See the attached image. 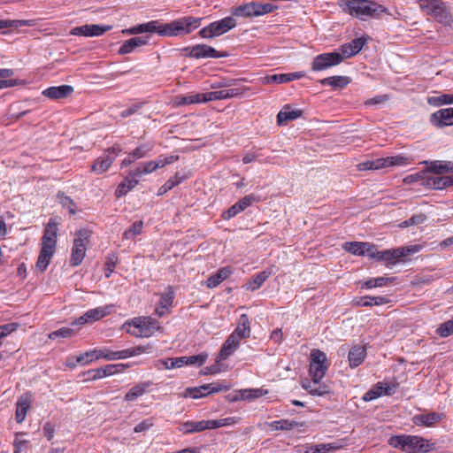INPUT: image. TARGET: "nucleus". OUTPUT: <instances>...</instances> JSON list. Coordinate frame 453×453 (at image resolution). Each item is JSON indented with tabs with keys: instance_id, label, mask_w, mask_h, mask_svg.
<instances>
[{
	"instance_id": "nucleus-1",
	"label": "nucleus",
	"mask_w": 453,
	"mask_h": 453,
	"mask_svg": "<svg viewBox=\"0 0 453 453\" xmlns=\"http://www.w3.org/2000/svg\"><path fill=\"white\" fill-rule=\"evenodd\" d=\"M202 19V18L188 16L163 24L159 30V35L178 36L188 35L200 27Z\"/></svg>"
},
{
	"instance_id": "nucleus-2",
	"label": "nucleus",
	"mask_w": 453,
	"mask_h": 453,
	"mask_svg": "<svg viewBox=\"0 0 453 453\" xmlns=\"http://www.w3.org/2000/svg\"><path fill=\"white\" fill-rule=\"evenodd\" d=\"M344 11L361 19H366L385 12V9L372 0H348Z\"/></svg>"
},
{
	"instance_id": "nucleus-3",
	"label": "nucleus",
	"mask_w": 453,
	"mask_h": 453,
	"mask_svg": "<svg viewBox=\"0 0 453 453\" xmlns=\"http://www.w3.org/2000/svg\"><path fill=\"white\" fill-rule=\"evenodd\" d=\"M388 443L408 453L426 452L429 449V445L423 438L414 435H395L389 439Z\"/></svg>"
},
{
	"instance_id": "nucleus-4",
	"label": "nucleus",
	"mask_w": 453,
	"mask_h": 453,
	"mask_svg": "<svg viewBox=\"0 0 453 453\" xmlns=\"http://www.w3.org/2000/svg\"><path fill=\"white\" fill-rule=\"evenodd\" d=\"M91 235L92 232L88 228H81L75 232L70 259L72 266H78L82 263Z\"/></svg>"
},
{
	"instance_id": "nucleus-5",
	"label": "nucleus",
	"mask_w": 453,
	"mask_h": 453,
	"mask_svg": "<svg viewBox=\"0 0 453 453\" xmlns=\"http://www.w3.org/2000/svg\"><path fill=\"white\" fill-rule=\"evenodd\" d=\"M150 349V347L148 346H135L130 349H123V350H111L108 348H101L96 349L97 353V359L103 358L105 360H119V359H126L127 357L139 356L142 353L149 352Z\"/></svg>"
},
{
	"instance_id": "nucleus-6",
	"label": "nucleus",
	"mask_w": 453,
	"mask_h": 453,
	"mask_svg": "<svg viewBox=\"0 0 453 453\" xmlns=\"http://www.w3.org/2000/svg\"><path fill=\"white\" fill-rule=\"evenodd\" d=\"M236 25L237 22L232 16L225 17L224 19L210 23L208 26L202 28L198 32V35L202 38L211 39L228 32L234 28Z\"/></svg>"
},
{
	"instance_id": "nucleus-7",
	"label": "nucleus",
	"mask_w": 453,
	"mask_h": 453,
	"mask_svg": "<svg viewBox=\"0 0 453 453\" xmlns=\"http://www.w3.org/2000/svg\"><path fill=\"white\" fill-rule=\"evenodd\" d=\"M328 369V361L326 355L320 349H312L311 352L310 375L318 384L325 377Z\"/></svg>"
},
{
	"instance_id": "nucleus-8",
	"label": "nucleus",
	"mask_w": 453,
	"mask_h": 453,
	"mask_svg": "<svg viewBox=\"0 0 453 453\" xmlns=\"http://www.w3.org/2000/svg\"><path fill=\"white\" fill-rule=\"evenodd\" d=\"M128 324L138 330L137 332L129 331L136 337H150L161 329L159 321L151 317H137Z\"/></svg>"
},
{
	"instance_id": "nucleus-9",
	"label": "nucleus",
	"mask_w": 453,
	"mask_h": 453,
	"mask_svg": "<svg viewBox=\"0 0 453 453\" xmlns=\"http://www.w3.org/2000/svg\"><path fill=\"white\" fill-rule=\"evenodd\" d=\"M407 163L408 158L405 157L392 156L362 162L358 165V169L360 171L379 170L395 165H405Z\"/></svg>"
},
{
	"instance_id": "nucleus-10",
	"label": "nucleus",
	"mask_w": 453,
	"mask_h": 453,
	"mask_svg": "<svg viewBox=\"0 0 453 453\" xmlns=\"http://www.w3.org/2000/svg\"><path fill=\"white\" fill-rule=\"evenodd\" d=\"M414 249L400 247L397 249L378 250L377 247L373 244V250L371 258L379 261H385L388 265H395L399 259L409 255Z\"/></svg>"
},
{
	"instance_id": "nucleus-11",
	"label": "nucleus",
	"mask_w": 453,
	"mask_h": 453,
	"mask_svg": "<svg viewBox=\"0 0 453 453\" xmlns=\"http://www.w3.org/2000/svg\"><path fill=\"white\" fill-rule=\"evenodd\" d=\"M343 56L339 52L322 53L316 56L311 63V69L316 72L326 70L342 63Z\"/></svg>"
},
{
	"instance_id": "nucleus-12",
	"label": "nucleus",
	"mask_w": 453,
	"mask_h": 453,
	"mask_svg": "<svg viewBox=\"0 0 453 453\" xmlns=\"http://www.w3.org/2000/svg\"><path fill=\"white\" fill-rule=\"evenodd\" d=\"M399 383L396 381H380L364 395L363 399L369 402L381 395H393L396 392Z\"/></svg>"
},
{
	"instance_id": "nucleus-13",
	"label": "nucleus",
	"mask_w": 453,
	"mask_h": 453,
	"mask_svg": "<svg viewBox=\"0 0 453 453\" xmlns=\"http://www.w3.org/2000/svg\"><path fill=\"white\" fill-rule=\"evenodd\" d=\"M260 201L259 196L255 194H250L240 199L237 203L228 208L226 211H223L222 218L226 220H229L232 218L235 217L240 212L246 210L248 207L251 206L254 203H257Z\"/></svg>"
},
{
	"instance_id": "nucleus-14",
	"label": "nucleus",
	"mask_w": 453,
	"mask_h": 453,
	"mask_svg": "<svg viewBox=\"0 0 453 453\" xmlns=\"http://www.w3.org/2000/svg\"><path fill=\"white\" fill-rule=\"evenodd\" d=\"M340 350L342 354L348 352V360L350 368L359 366L366 357V349L360 344L353 345L351 348H349V345L344 344L341 346Z\"/></svg>"
},
{
	"instance_id": "nucleus-15",
	"label": "nucleus",
	"mask_w": 453,
	"mask_h": 453,
	"mask_svg": "<svg viewBox=\"0 0 453 453\" xmlns=\"http://www.w3.org/2000/svg\"><path fill=\"white\" fill-rule=\"evenodd\" d=\"M189 50L188 55L194 58H219L226 57V53H221L216 50L213 47L207 44H196L191 48H187Z\"/></svg>"
},
{
	"instance_id": "nucleus-16",
	"label": "nucleus",
	"mask_w": 453,
	"mask_h": 453,
	"mask_svg": "<svg viewBox=\"0 0 453 453\" xmlns=\"http://www.w3.org/2000/svg\"><path fill=\"white\" fill-rule=\"evenodd\" d=\"M120 152L119 148L112 147L107 153L98 157L92 165V171L97 174H102L106 172L111 165L118 154Z\"/></svg>"
},
{
	"instance_id": "nucleus-17",
	"label": "nucleus",
	"mask_w": 453,
	"mask_h": 453,
	"mask_svg": "<svg viewBox=\"0 0 453 453\" xmlns=\"http://www.w3.org/2000/svg\"><path fill=\"white\" fill-rule=\"evenodd\" d=\"M58 226L56 219L50 218L45 226L42 238V246L49 250H56Z\"/></svg>"
},
{
	"instance_id": "nucleus-18",
	"label": "nucleus",
	"mask_w": 453,
	"mask_h": 453,
	"mask_svg": "<svg viewBox=\"0 0 453 453\" xmlns=\"http://www.w3.org/2000/svg\"><path fill=\"white\" fill-rule=\"evenodd\" d=\"M225 388L226 387H223L219 382H212L200 387L188 388L187 395L193 399H198L207 396L211 393L220 392Z\"/></svg>"
},
{
	"instance_id": "nucleus-19",
	"label": "nucleus",
	"mask_w": 453,
	"mask_h": 453,
	"mask_svg": "<svg viewBox=\"0 0 453 453\" xmlns=\"http://www.w3.org/2000/svg\"><path fill=\"white\" fill-rule=\"evenodd\" d=\"M430 122L438 128L453 126V108L440 109L434 112L430 116Z\"/></svg>"
},
{
	"instance_id": "nucleus-20",
	"label": "nucleus",
	"mask_w": 453,
	"mask_h": 453,
	"mask_svg": "<svg viewBox=\"0 0 453 453\" xmlns=\"http://www.w3.org/2000/svg\"><path fill=\"white\" fill-rule=\"evenodd\" d=\"M129 367L127 364L107 365L97 369H92L88 372L92 380L103 379L107 376L113 375L122 372L125 368Z\"/></svg>"
},
{
	"instance_id": "nucleus-21",
	"label": "nucleus",
	"mask_w": 453,
	"mask_h": 453,
	"mask_svg": "<svg viewBox=\"0 0 453 453\" xmlns=\"http://www.w3.org/2000/svg\"><path fill=\"white\" fill-rule=\"evenodd\" d=\"M240 342L241 339L236 338V335L231 334L223 343L220 351L217 356L216 362L219 363L233 355L238 349Z\"/></svg>"
},
{
	"instance_id": "nucleus-22",
	"label": "nucleus",
	"mask_w": 453,
	"mask_h": 453,
	"mask_svg": "<svg viewBox=\"0 0 453 453\" xmlns=\"http://www.w3.org/2000/svg\"><path fill=\"white\" fill-rule=\"evenodd\" d=\"M343 249L356 256H368L371 257L373 250V244L363 242H345Z\"/></svg>"
},
{
	"instance_id": "nucleus-23",
	"label": "nucleus",
	"mask_w": 453,
	"mask_h": 453,
	"mask_svg": "<svg viewBox=\"0 0 453 453\" xmlns=\"http://www.w3.org/2000/svg\"><path fill=\"white\" fill-rule=\"evenodd\" d=\"M73 92V88L70 85H61L50 87L42 91V95L53 100L65 99L70 96Z\"/></svg>"
},
{
	"instance_id": "nucleus-24",
	"label": "nucleus",
	"mask_w": 453,
	"mask_h": 453,
	"mask_svg": "<svg viewBox=\"0 0 453 453\" xmlns=\"http://www.w3.org/2000/svg\"><path fill=\"white\" fill-rule=\"evenodd\" d=\"M453 185V176H435L427 174L424 186L432 189H443Z\"/></svg>"
},
{
	"instance_id": "nucleus-25",
	"label": "nucleus",
	"mask_w": 453,
	"mask_h": 453,
	"mask_svg": "<svg viewBox=\"0 0 453 453\" xmlns=\"http://www.w3.org/2000/svg\"><path fill=\"white\" fill-rule=\"evenodd\" d=\"M367 39L359 37L352 40L349 43H345L341 47L342 55L346 58H350L357 54L363 47L366 44Z\"/></svg>"
},
{
	"instance_id": "nucleus-26",
	"label": "nucleus",
	"mask_w": 453,
	"mask_h": 453,
	"mask_svg": "<svg viewBox=\"0 0 453 453\" xmlns=\"http://www.w3.org/2000/svg\"><path fill=\"white\" fill-rule=\"evenodd\" d=\"M149 36H136L130 38L123 42L119 50V54L126 55L133 52L134 49L144 46L148 43Z\"/></svg>"
},
{
	"instance_id": "nucleus-27",
	"label": "nucleus",
	"mask_w": 453,
	"mask_h": 453,
	"mask_svg": "<svg viewBox=\"0 0 453 453\" xmlns=\"http://www.w3.org/2000/svg\"><path fill=\"white\" fill-rule=\"evenodd\" d=\"M211 420L186 421L181 425L180 431L183 434H194L211 430Z\"/></svg>"
},
{
	"instance_id": "nucleus-28",
	"label": "nucleus",
	"mask_w": 453,
	"mask_h": 453,
	"mask_svg": "<svg viewBox=\"0 0 453 453\" xmlns=\"http://www.w3.org/2000/svg\"><path fill=\"white\" fill-rule=\"evenodd\" d=\"M302 114V110L293 109L290 105H285L277 115V123L279 126H284L288 121L298 119Z\"/></svg>"
},
{
	"instance_id": "nucleus-29",
	"label": "nucleus",
	"mask_w": 453,
	"mask_h": 453,
	"mask_svg": "<svg viewBox=\"0 0 453 453\" xmlns=\"http://www.w3.org/2000/svg\"><path fill=\"white\" fill-rule=\"evenodd\" d=\"M161 29V25H159L158 21L153 20L148 23L140 24L134 27H132L128 29L123 30V33H127L129 35H138L143 33H157L159 35V30Z\"/></svg>"
},
{
	"instance_id": "nucleus-30",
	"label": "nucleus",
	"mask_w": 453,
	"mask_h": 453,
	"mask_svg": "<svg viewBox=\"0 0 453 453\" xmlns=\"http://www.w3.org/2000/svg\"><path fill=\"white\" fill-rule=\"evenodd\" d=\"M113 304H107L104 306L90 309L85 313L88 317V322L93 323L111 314L113 310Z\"/></svg>"
},
{
	"instance_id": "nucleus-31",
	"label": "nucleus",
	"mask_w": 453,
	"mask_h": 453,
	"mask_svg": "<svg viewBox=\"0 0 453 453\" xmlns=\"http://www.w3.org/2000/svg\"><path fill=\"white\" fill-rule=\"evenodd\" d=\"M255 2H250L246 4H240L238 6L233 7L231 9L232 17H243V18H252L256 17L255 15Z\"/></svg>"
},
{
	"instance_id": "nucleus-32",
	"label": "nucleus",
	"mask_w": 453,
	"mask_h": 453,
	"mask_svg": "<svg viewBox=\"0 0 453 453\" xmlns=\"http://www.w3.org/2000/svg\"><path fill=\"white\" fill-rule=\"evenodd\" d=\"M232 334L236 335L238 339H245L249 338L250 335V319L246 314H242L240 316L238 325L236 328L234 330Z\"/></svg>"
},
{
	"instance_id": "nucleus-33",
	"label": "nucleus",
	"mask_w": 453,
	"mask_h": 453,
	"mask_svg": "<svg viewBox=\"0 0 453 453\" xmlns=\"http://www.w3.org/2000/svg\"><path fill=\"white\" fill-rule=\"evenodd\" d=\"M231 274V270L228 267H222L217 271L216 273L211 274L206 280V287L213 288L219 286L223 280L227 279Z\"/></svg>"
},
{
	"instance_id": "nucleus-34",
	"label": "nucleus",
	"mask_w": 453,
	"mask_h": 453,
	"mask_svg": "<svg viewBox=\"0 0 453 453\" xmlns=\"http://www.w3.org/2000/svg\"><path fill=\"white\" fill-rule=\"evenodd\" d=\"M56 250H49L45 247H41L40 254L36 262V269L43 273L50 263V260Z\"/></svg>"
},
{
	"instance_id": "nucleus-35",
	"label": "nucleus",
	"mask_w": 453,
	"mask_h": 453,
	"mask_svg": "<svg viewBox=\"0 0 453 453\" xmlns=\"http://www.w3.org/2000/svg\"><path fill=\"white\" fill-rule=\"evenodd\" d=\"M441 418V415L436 412L428 414H418L412 418V421L417 426H431Z\"/></svg>"
},
{
	"instance_id": "nucleus-36",
	"label": "nucleus",
	"mask_w": 453,
	"mask_h": 453,
	"mask_svg": "<svg viewBox=\"0 0 453 453\" xmlns=\"http://www.w3.org/2000/svg\"><path fill=\"white\" fill-rule=\"evenodd\" d=\"M303 77V73L301 72L290 73H280V74H273L271 76L266 77L267 82H275V83H287L294 80H299Z\"/></svg>"
},
{
	"instance_id": "nucleus-37",
	"label": "nucleus",
	"mask_w": 453,
	"mask_h": 453,
	"mask_svg": "<svg viewBox=\"0 0 453 453\" xmlns=\"http://www.w3.org/2000/svg\"><path fill=\"white\" fill-rule=\"evenodd\" d=\"M273 272L271 269H265L257 274L248 283V289L255 291L258 289L264 282L272 275Z\"/></svg>"
},
{
	"instance_id": "nucleus-38",
	"label": "nucleus",
	"mask_w": 453,
	"mask_h": 453,
	"mask_svg": "<svg viewBox=\"0 0 453 453\" xmlns=\"http://www.w3.org/2000/svg\"><path fill=\"white\" fill-rule=\"evenodd\" d=\"M426 172L427 174L434 173L436 175L453 172V163L447 161H434L430 164Z\"/></svg>"
},
{
	"instance_id": "nucleus-39",
	"label": "nucleus",
	"mask_w": 453,
	"mask_h": 453,
	"mask_svg": "<svg viewBox=\"0 0 453 453\" xmlns=\"http://www.w3.org/2000/svg\"><path fill=\"white\" fill-rule=\"evenodd\" d=\"M138 179H134L131 178L130 176L126 177L118 186L115 191V196L118 198L126 196L138 184Z\"/></svg>"
},
{
	"instance_id": "nucleus-40",
	"label": "nucleus",
	"mask_w": 453,
	"mask_h": 453,
	"mask_svg": "<svg viewBox=\"0 0 453 453\" xmlns=\"http://www.w3.org/2000/svg\"><path fill=\"white\" fill-rule=\"evenodd\" d=\"M428 13L434 15V17L438 19L440 22L448 23L450 20V13L441 0L437 1L433 10H431Z\"/></svg>"
},
{
	"instance_id": "nucleus-41",
	"label": "nucleus",
	"mask_w": 453,
	"mask_h": 453,
	"mask_svg": "<svg viewBox=\"0 0 453 453\" xmlns=\"http://www.w3.org/2000/svg\"><path fill=\"white\" fill-rule=\"evenodd\" d=\"M30 409V400L28 397L21 396L16 404L15 418L18 423L24 421L27 411Z\"/></svg>"
},
{
	"instance_id": "nucleus-42",
	"label": "nucleus",
	"mask_w": 453,
	"mask_h": 453,
	"mask_svg": "<svg viewBox=\"0 0 453 453\" xmlns=\"http://www.w3.org/2000/svg\"><path fill=\"white\" fill-rule=\"evenodd\" d=\"M150 382H142L134 385L130 388V390L126 394L125 400L127 402L134 401L139 396L142 395L146 391L147 388L150 386Z\"/></svg>"
},
{
	"instance_id": "nucleus-43",
	"label": "nucleus",
	"mask_w": 453,
	"mask_h": 453,
	"mask_svg": "<svg viewBox=\"0 0 453 453\" xmlns=\"http://www.w3.org/2000/svg\"><path fill=\"white\" fill-rule=\"evenodd\" d=\"M350 82V79L347 76H332L322 79L320 83L324 86H331L333 88H343Z\"/></svg>"
},
{
	"instance_id": "nucleus-44",
	"label": "nucleus",
	"mask_w": 453,
	"mask_h": 453,
	"mask_svg": "<svg viewBox=\"0 0 453 453\" xmlns=\"http://www.w3.org/2000/svg\"><path fill=\"white\" fill-rule=\"evenodd\" d=\"M240 398L242 400L251 401L268 394L267 389L260 388H246L240 390Z\"/></svg>"
},
{
	"instance_id": "nucleus-45",
	"label": "nucleus",
	"mask_w": 453,
	"mask_h": 453,
	"mask_svg": "<svg viewBox=\"0 0 453 453\" xmlns=\"http://www.w3.org/2000/svg\"><path fill=\"white\" fill-rule=\"evenodd\" d=\"M269 426L273 430L290 431L299 426V423L294 420L280 419L269 423Z\"/></svg>"
},
{
	"instance_id": "nucleus-46",
	"label": "nucleus",
	"mask_w": 453,
	"mask_h": 453,
	"mask_svg": "<svg viewBox=\"0 0 453 453\" xmlns=\"http://www.w3.org/2000/svg\"><path fill=\"white\" fill-rule=\"evenodd\" d=\"M25 433H17L13 441V452L21 453L25 452L29 448V440L25 439Z\"/></svg>"
},
{
	"instance_id": "nucleus-47",
	"label": "nucleus",
	"mask_w": 453,
	"mask_h": 453,
	"mask_svg": "<svg viewBox=\"0 0 453 453\" xmlns=\"http://www.w3.org/2000/svg\"><path fill=\"white\" fill-rule=\"evenodd\" d=\"M389 299L386 296H363L357 303L360 306H372L386 304Z\"/></svg>"
},
{
	"instance_id": "nucleus-48",
	"label": "nucleus",
	"mask_w": 453,
	"mask_h": 453,
	"mask_svg": "<svg viewBox=\"0 0 453 453\" xmlns=\"http://www.w3.org/2000/svg\"><path fill=\"white\" fill-rule=\"evenodd\" d=\"M154 145L152 142H144L139 144L134 150L130 152L131 157H134L136 160L145 157L152 151Z\"/></svg>"
},
{
	"instance_id": "nucleus-49",
	"label": "nucleus",
	"mask_w": 453,
	"mask_h": 453,
	"mask_svg": "<svg viewBox=\"0 0 453 453\" xmlns=\"http://www.w3.org/2000/svg\"><path fill=\"white\" fill-rule=\"evenodd\" d=\"M394 280V278H388V277H378V278H371L367 280H365L362 284V288H380L387 285L389 282H392Z\"/></svg>"
},
{
	"instance_id": "nucleus-50",
	"label": "nucleus",
	"mask_w": 453,
	"mask_h": 453,
	"mask_svg": "<svg viewBox=\"0 0 453 453\" xmlns=\"http://www.w3.org/2000/svg\"><path fill=\"white\" fill-rule=\"evenodd\" d=\"M184 180L183 176H180L179 173H176L173 177L170 178L163 186L158 189V196H162L173 188L175 186L179 185Z\"/></svg>"
},
{
	"instance_id": "nucleus-51",
	"label": "nucleus",
	"mask_w": 453,
	"mask_h": 453,
	"mask_svg": "<svg viewBox=\"0 0 453 453\" xmlns=\"http://www.w3.org/2000/svg\"><path fill=\"white\" fill-rule=\"evenodd\" d=\"M428 104L434 106H441L453 104V94H441L440 96H431L427 100Z\"/></svg>"
},
{
	"instance_id": "nucleus-52",
	"label": "nucleus",
	"mask_w": 453,
	"mask_h": 453,
	"mask_svg": "<svg viewBox=\"0 0 453 453\" xmlns=\"http://www.w3.org/2000/svg\"><path fill=\"white\" fill-rule=\"evenodd\" d=\"M313 450L312 453H327L330 451H334L340 449L342 445L338 442H331V443H321L312 445Z\"/></svg>"
},
{
	"instance_id": "nucleus-53",
	"label": "nucleus",
	"mask_w": 453,
	"mask_h": 453,
	"mask_svg": "<svg viewBox=\"0 0 453 453\" xmlns=\"http://www.w3.org/2000/svg\"><path fill=\"white\" fill-rule=\"evenodd\" d=\"M58 199L60 204L68 210L70 214L73 215L76 213V203L71 197L65 196L64 193H58Z\"/></svg>"
},
{
	"instance_id": "nucleus-54",
	"label": "nucleus",
	"mask_w": 453,
	"mask_h": 453,
	"mask_svg": "<svg viewBox=\"0 0 453 453\" xmlns=\"http://www.w3.org/2000/svg\"><path fill=\"white\" fill-rule=\"evenodd\" d=\"M303 386L312 395L322 396L328 392L326 386L319 385V383L314 384L313 380L312 382H309L307 385L303 384Z\"/></svg>"
},
{
	"instance_id": "nucleus-55",
	"label": "nucleus",
	"mask_w": 453,
	"mask_h": 453,
	"mask_svg": "<svg viewBox=\"0 0 453 453\" xmlns=\"http://www.w3.org/2000/svg\"><path fill=\"white\" fill-rule=\"evenodd\" d=\"M203 93L201 94H195V95H188L180 97L179 101L177 102L178 105H187V104H201L204 103L203 100Z\"/></svg>"
},
{
	"instance_id": "nucleus-56",
	"label": "nucleus",
	"mask_w": 453,
	"mask_h": 453,
	"mask_svg": "<svg viewBox=\"0 0 453 453\" xmlns=\"http://www.w3.org/2000/svg\"><path fill=\"white\" fill-rule=\"evenodd\" d=\"M426 219V216L424 213L413 214L410 219L401 222L399 226L404 228L411 226H417L425 222Z\"/></svg>"
},
{
	"instance_id": "nucleus-57",
	"label": "nucleus",
	"mask_w": 453,
	"mask_h": 453,
	"mask_svg": "<svg viewBox=\"0 0 453 453\" xmlns=\"http://www.w3.org/2000/svg\"><path fill=\"white\" fill-rule=\"evenodd\" d=\"M203 102L207 103L210 101H216V100H223V99H228V94L226 93V89L218 90V91H211L203 93Z\"/></svg>"
},
{
	"instance_id": "nucleus-58",
	"label": "nucleus",
	"mask_w": 453,
	"mask_h": 453,
	"mask_svg": "<svg viewBox=\"0 0 453 453\" xmlns=\"http://www.w3.org/2000/svg\"><path fill=\"white\" fill-rule=\"evenodd\" d=\"M143 227V222L142 220H138L133 223L130 228L127 229L123 235L126 239H131L134 236L140 234L142 233Z\"/></svg>"
},
{
	"instance_id": "nucleus-59",
	"label": "nucleus",
	"mask_w": 453,
	"mask_h": 453,
	"mask_svg": "<svg viewBox=\"0 0 453 453\" xmlns=\"http://www.w3.org/2000/svg\"><path fill=\"white\" fill-rule=\"evenodd\" d=\"M75 334V331L73 328L62 327L58 330L53 331L49 334V339L55 340L58 337L70 338Z\"/></svg>"
},
{
	"instance_id": "nucleus-60",
	"label": "nucleus",
	"mask_w": 453,
	"mask_h": 453,
	"mask_svg": "<svg viewBox=\"0 0 453 453\" xmlns=\"http://www.w3.org/2000/svg\"><path fill=\"white\" fill-rule=\"evenodd\" d=\"M173 299H174L173 289L172 287H168L166 291H165L161 295L158 304L163 305L165 307L167 306V307L171 308L173 306Z\"/></svg>"
},
{
	"instance_id": "nucleus-61",
	"label": "nucleus",
	"mask_w": 453,
	"mask_h": 453,
	"mask_svg": "<svg viewBox=\"0 0 453 453\" xmlns=\"http://www.w3.org/2000/svg\"><path fill=\"white\" fill-rule=\"evenodd\" d=\"M208 358V354L205 352L199 353L198 355L188 356L186 357L187 365H203L206 359Z\"/></svg>"
},
{
	"instance_id": "nucleus-62",
	"label": "nucleus",
	"mask_w": 453,
	"mask_h": 453,
	"mask_svg": "<svg viewBox=\"0 0 453 453\" xmlns=\"http://www.w3.org/2000/svg\"><path fill=\"white\" fill-rule=\"evenodd\" d=\"M426 176H427V172L421 171L415 174H411V175L406 176L404 178L403 181L407 184L419 183L420 185L424 186V181L426 179Z\"/></svg>"
},
{
	"instance_id": "nucleus-63",
	"label": "nucleus",
	"mask_w": 453,
	"mask_h": 453,
	"mask_svg": "<svg viewBox=\"0 0 453 453\" xmlns=\"http://www.w3.org/2000/svg\"><path fill=\"white\" fill-rule=\"evenodd\" d=\"M237 423V418L234 417H228L220 419L211 420V429H216L222 426H229Z\"/></svg>"
},
{
	"instance_id": "nucleus-64",
	"label": "nucleus",
	"mask_w": 453,
	"mask_h": 453,
	"mask_svg": "<svg viewBox=\"0 0 453 453\" xmlns=\"http://www.w3.org/2000/svg\"><path fill=\"white\" fill-rule=\"evenodd\" d=\"M438 333L441 337H448L453 334V319L442 323L438 328Z\"/></svg>"
}]
</instances>
